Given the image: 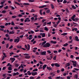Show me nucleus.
<instances>
[{
	"label": "nucleus",
	"mask_w": 79,
	"mask_h": 79,
	"mask_svg": "<svg viewBox=\"0 0 79 79\" xmlns=\"http://www.w3.org/2000/svg\"><path fill=\"white\" fill-rule=\"evenodd\" d=\"M28 2H34V1H33L32 0H28Z\"/></svg>",
	"instance_id": "48"
},
{
	"label": "nucleus",
	"mask_w": 79,
	"mask_h": 79,
	"mask_svg": "<svg viewBox=\"0 0 79 79\" xmlns=\"http://www.w3.org/2000/svg\"><path fill=\"white\" fill-rule=\"evenodd\" d=\"M46 51H44L41 53V55H46Z\"/></svg>",
	"instance_id": "5"
},
{
	"label": "nucleus",
	"mask_w": 79,
	"mask_h": 79,
	"mask_svg": "<svg viewBox=\"0 0 79 79\" xmlns=\"http://www.w3.org/2000/svg\"><path fill=\"white\" fill-rule=\"evenodd\" d=\"M68 34L67 33H64L62 34H61V35H66Z\"/></svg>",
	"instance_id": "17"
},
{
	"label": "nucleus",
	"mask_w": 79,
	"mask_h": 79,
	"mask_svg": "<svg viewBox=\"0 0 79 79\" xmlns=\"http://www.w3.org/2000/svg\"><path fill=\"white\" fill-rule=\"evenodd\" d=\"M8 8V6H6V7H4V8L5 9H7Z\"/></svg>",
	"instance_id": "63"
},
{
	"label": "nucleus",
	"mask_w": 79,
	"mask_h": 79,
	"mask_svg": "<svg viewBox=\"0 0 79 79\" xmlns=\"http://www.w3.org/2000/svg\"><path fill=\"white\" fill-rule=\"evenodd\" d=\"M56 56H55L53 58V60H56Z\"/></svg>",
	"instance_id": "45"
},
{
	"label": "nucleus",
	"mask_w": 79,
	"mask_h": 79,
	"mask_svg": "<svg viewBox=\"0 0 79 79\" xmlns=\"http://www.w3.org/2000/svg\"><path fill=\"white\" fill-rule=\"evenodd\" d=\"M19 55H17V56H13L14 58H18V57H19Z\"/></svg>",
	"instance_id": "39"
},
{
	"label": "nucleus",
	"mask_w": 79,
	"mask_h": 79,
	"mask_svg": "<svg viewBox=\"0 0 79 79\" xmlns=\"http://www.w3.org/2000/svg\"><path fill=\"white\" fill-rule=\"evenodd\" d=\"M8 47H9V44H7L6 45V48H8Z\"/></svg>",
	"instance_id": "51"
},
{
	"label": "nucleus",
	"mask_w": 79,
	"mask_h": 79,
	"mask_svg": "<svg viewBox=\"0 0 79 79\" xmlns=\"http://www.w3.org/2000/svg\"><path fill=\"white\" fill-rule=\"evenodd\" d=\"M46 67H47V64H44V65L43 66V70H44V69H45V68H46Z\"/></svg>",
	"instance_id": "12"
},
{
	"label": "nucleus",
	"mask_w": 79,
	"mask_h": 79,
	"mask_svg": "<svg viewBox=\"0 0 79 79\" xmlns=\"http://www.w3.org/2000/svg\"><path fill=\"white\" fill-rule=\"evenodd\" d=\"M10 34H15V31H10L9 32Z\"/></svg>",
	"instance_id": "14"
},
{
	"label": "nucleus",
	"mask_w": 79,
	"mask_h": 79,
	"mask_svg": "<svg viewBox=\"0 0 79 79\" xmlns=\"http://www.w3.org/2000/svg\"><path fill=\"white\" fill-rule=\"evenodd\" d=\"M50 75H52V76H55V74H53V73H50Z\"/></svg>",
	"instance_id": "34"
},
{
	"label": "nucleus",
	"mask_w": 79,
	"mask_h": 79,
	"mask_svg": "<svg viewBox=\"0 0 79 79\" xmlns=\"http://www.w3.org/2000/svg\"><path fill=\"white\" fill-rule=\"evenodd\" d=\"M25 48H26V49H27V46L26 44L25 45Z\"/></svg>",
	"instance_id": "57"
},
{
	"label": "nucleus",
	"mask_w": 79,
	"mask_h": 79,
	"mask_svg": "<svg viewBox=\"0 0 79 79\" xmlns=\"http://www.w3.org/2000/svg\"><path fill=\"white\" fill-rule=\"evenodd\" d=\"M10 60H11V63H13V62H14V61H15V60H16V59H15V58H10Z\"/></svg>",
	"instance_id": "4"
},
{
	"label": "nucleus",
	"mask_w": 79,
	"mask_h": 79,
	"mask_svg": "<svg viewBox=\"0 0 79 79\" xmlns=\"http://www.w3.org/2000/svg\"><path fill=\"white\" fill-rule=\"evenodd\" d=\"M14 29H18L19 28L18 27H14Z\"/></svg>",
	"instance_id": "46"
},
{
	"label": "nucleus",
	"mask_w": 79,
	"mask_h": 79,
	"mask_svg": "<svg viewBox=\"0 0 79 79\" xmlns=\"http://www.w3.org/2000/svg\"><path fill=\"white\" fill-rule=\"evenodd\" d=\"M6 10H3L1 12V13H6Z\"/></svg>",
	"instance_id": "32"
},
{
	"label": "nucleus",
	"mask_w": 79,
	"mask_h": 79,
	"mask_svg": "<svg viewBox=\"0 0 79 79\" xmlns=\"http://www.w3.org/2000/svg\"><path fill=\"white\" fill-rule=\"evenodd\" d=\"M19 66V64H18L15 63V66L16 68H18Z\"/></svg>",
	"instance_id": "20"
},
{
	"label": "nucleus",
	"mask_w": 79,
	"mask_h": 79,
	"mask_svg": "<svg viewBox=\"0 0 79 79\" xmlns=\"http://www.w3.org/2000/svg\"><path fill=\"white\" fill-rule=\"evenodd\" d=\"M23 5H29V3H23Z\"/></svg>",
	"instance_id": "31"
},
{
	"label": "nucleus",
	"mask_w": 79,
	"mask_h": 79,
	"mask_svg": "<svg viewBox=\"0 0 79 79\" xmlns=\"http://www.w3.org/2000/svg\"><path fill=\"white\" fill-rule=\"evenodd\" d=\"M0 27H1L2 29H4V28H5V26L1 25L0 26Z\"/></svg>",
	"instance_id": "40"
},
{
	"label": "nucleus",
	"mask_w": 79,
	"mask_h": 79,
	"mask_svg": "<svg viewBox=\"0 0 79 79\" xmlns=\"http://www.w3.org/2000/svg\"><path fill=\"white\" fill-rule=\"evenodd\" d=\"M54 53L56 54V53H58V51H54L53 52Z\"/></svg>",
	"instance_id": "44"
},
{
	"label": "nucleus",
	"mask_w": 79,
	"mask_h": 79,
	"mask_svg": "<svg viewBox=\"0 0 79 79\" xmlns=\"http://www.w3.org/2000/svg\"><path fill=\"white\" fill-rule=\"evenodd\" d=\"M47 52H48L49 54H50V53H52V52H51L50 50L47 51Z\"/></svg>",
	"instance_id": "38"
},
{
	"label": "nucleus",
	"mask_w": 79,
	"mask_h": 79,
	"mask_svg": "<svg viewBox=\"0 0 79 79\" xmlns=\"http://www.w3.org/2000/svg\"><path fill=\"white\" fill-rule=\"evenodd\" d=\"M51 65L52 67H54V66L55 65V63L52 64Z\"/></svg>",
	"instance_id": "35"
},
{
	"label": "nucleus",
	"mask_w": 79,
	"mask_h": 79,
	"mask_svg": "<svg viewBox=\"0 0 79 79\" xmlns=\"http://www.w3.org/2000/svg\"><path fill=\"white\" fill-rule=\"evenodd\" d=\"M34 40H35V38H33V39L32 40H31V42H33L34 41Z\"/></svg>",
	"instance_id": "60"
},
{
	"label": "nucleus",
	"mask_w": 79,
	"mask_h": 79,
	"mask_svg": "<svg viewBox=\"0 0 79 79\" xmlns=\"http://www.w3.org/2000/svg\"><path fill=\"white\" fill-rule=\"evenodd\" d=\"M76 16L75 15H74L72 16V17L71 18V19H74L75 18V17Z\"/></svg>",
	"instance_id": "29"
},
{
	"label": "nucleus",
	"mask_w": 79,
	"mask_h": 79,
	"mask_svg": "<svg viewBox=\"0 0 79 79\" xmlns=\"http://www.w3.org/2000/svg\"><path fill=\"white\" fill-rule=\"evenodd\" d=\"M46 24H47V23L46 22H44V23L43 24V26H46Z\"/></svg>",
	"instance_id": "41"
},
{
	"label": "nucleus",
	"mask_w": 79,
	"mask_h": 79,
	"mask_svg": "<svg viewBox=\"0 0 79 79\" xmlns=\"http://www.w3.org/2000/svg\"><path fill=\"white\" fill-rule=\"evenodd\" d=\"M13 54H14V53L13 52H10V56H11V55H13Z\"/></svg>",
	"instance_id": "43"
},
{
	"label": "nucleus",
	"mask_w": 79,
	"mask_h": 79,
	"mask_svg": "<svg viewBox=\"0 0 79 79\" xmlns=\"http://www.w3.org/2000/svg\"><path fill=\"white\" fill-rule=\"evenodd\" d=\"M37 72H35L32 73V76H35V75H37Z\"/></svg>",
	"instance_id": "7"
},
{
	"label": "nucleus",
	"mask_w": 79,
	"mask_h": 79,
	"mask_svg": "<svg viewBox=\"0 0 79 79\" xmlns=\"http://www.w3.org/2000/svg\"><path fill=\"white\" fill-rule=\"evenodd\" d=\"M70 57L71 58H74V56H73V55H72L70 56Z\"/></svg>",
	"instance_id": "59"
},
{
	"label": "nucleus",
	"mask_w": 79,
	"mask_h": 79,
	"mask_svg": "<svg viewBox=\"0 0 79 79\" xmlns=\"http://www.w3.org/2000/svg\"><path fill=\"white\" fill-rule=\"evenodd\" d=\"M44 30L46 31H48V28L47 27H44Z\"/></svg>",
	"instance_id": "18"
},
{
	"label": "nucleus",
	"mask_w": 79,
	"mask_h": 79,
	"mask_svg": "<svg viewBox=\"0 0 79 79\" xmlns=\"http://www.w3.org/2000/svg\"><path fill=\"white\" fill-rule=\"evenodd\" d=\"M18 39H15V40H14V42H17V41H18Z\"/></svg>",
	"instance_id": "54"
},
{
	"label": "nucleus",
	"mask_w": 79,
	"mask_h": 79,
	"mask_svg": "<svg viewBox=\"0 0 79 79\" xmlns=\"http://www.w3.org/2000/svg\"><path fill=\"white\" fill-rule=\"evenodd\" d=\"M70 61H71L72 63H73V66H74V67H76V66H77V63H76V61H74L73 60Z\"/></svg>",
	"instance_id": "3"
},
{
	"label": "nucleus",
	"mask_w": 79,
	"mask_h": 79,
	"mask_svg": "<svg viewBox=\"0 0 79 79\" xmlns=\"http://www.w3.org/2000/svg\"><path fill=\"white\" fill-rule=\"evenodd\" d=\"M15 4H17V5H20V4L19 3H18L17 2H15Z\"/></svg>",
	"instance_id": "47"
},
{
	"label": "nucleus",
	"mask_w": 79,
	"mask_h": 79,
	"mask_svg": "<svg viewBox=\"0 0 79 79\" xmlns=\"http://www.w3.org/2000/svg\"><path fill=\"white\" fill-rule=\"evenodd\" d=\"M17 48H22V46H17Z\"/></svg>",
	"instance_id": "27"
},
{
	"label": "nucleus",
	"mask_w": 79,
	"mask_h": 79,
	"mask_svg": "<svg viewBox=\"0 0 79 79\" xmlns=\"http://www.w3.org/2000/svg\"><path fill=\"white\" fill-rule=\"evenodd\" d=\"M6 73H5L2 75L3 77L4 78H5V79H6Z\"/></svg>",
	"instance_id": "8"
},
{
	"label": "nucleus",
	"mask_w": 79,
	"mask_h": 79,
	"mask_svg": "<svg viewBox=\"0 0 79 79\" xmlns=\"http://www.w3.org/2000/svg\"><path fill=\"white\" fill-rule=\"evenodd\" d=\"M46 42H47V41H44L43 42L42 44V46H43V45H44V44H45Z\"/></svg>",
	"instance_id": "22"
},
{
	"label": "nucleus",
	"mask_w": 79,
	"mask_h": 79,
	"mask_svg": "<svg viewBox=\"0 0 79 79\" xmlns=\"http://www.w3.org/2000/svg\"><path fill=\"white\" fill-rule=\"evenodd\" d=\"M45 37V34L43 33L42 35V37Z\"/></svg>",
	"instance_id": "28"
},
{
	"label": "nucleus",
	"mask_w": 79,
	"mask_h": 79,
	"mask_svg": "<svg viewBox=\"0 0 79 79\" xmlns=\"http://www.w3.org/2000/svg\"><path fill=\"white\" fill-rule=\"evenodd\" d=\"M35 55H39V52H36L35 53Z\"/></svg>",
	"instance_id": "49"
},
{
	"label": "nucleus",
	"mask_w": 79,
	"mask_h": 79,
	"mask_svg": "<svg viewBox=\"0 0 79 79\" xmlns=\"http://www.w3.org/2000/svg\"><path fill=\"white\" fill-rule=\"evenodd\" d=\"M57 26H58V24H55L54 25V27H57Z\"/></svg>",
	"instance_id": "61"
},
{
	"label": "nucleus",
	"mask_w": 79,
	"mask_h": 79,
	"mask_svg": "<svg viewBox=\"0 0 79 79\" xmlns=\"http://www.w3.org/2000/svg\"><path fill=\"white\" fill-rule=\"evenodd\" d=\"M47 69H48V70H52V68L49 67H48V66L47 67Z\"/></svg>",
	"instance_id": "11"
},
{
	"label": "nucleus",
	"mask_w": 79,
	"mask_h": 79,
	"mask_svg": "<svg viewBox=\"0 0 79 79\" xmlns=\"http://www.w3.org/2000/svg\"><path fill=\"white\" fill-rule=\"evenodd\" d=\"M30 12H31V13H34V12H35V10H34V9H31V10L30 11Z\"/></svg>",
	"instance_id": "24"
},
{
	"label": "nucleus",
	"mask_w": 79,
	"mask_h": 79,
	"mask_svg": "<svg viewBox=\"0 0 79 79\" xmlns=\"http://www.w3.org/2000/svg\"><path fill=\"white\" fill-rule=\"evenodd\" d=\"M51 23H52V22H50L49 23H47V24H49V25H50V24H51Z\"/></svg>",
	"instance_id": "58"
},
{
	"label": "nucleus",
	"mask_w": 79,
	"mask_h": 79,
	"mask_svg": "<svg viewBox=\"0 0 79 79\" xmlns=\"http://www.w3.org/2000/svg\"><path fill=\"white\" fill-rule=\"evenodd\" d=\"M73 41V40H71L70 41H69L68 42H69V44H71V43H72Z\"/></svg>",
	"instance_id": "42"
},
{
	"label": "nucleus",
	"mask_w": 79,
	"mask_h": 79,
	"mask_svg": "<svg viewBox=\"0 0 79 79\" xmlns=\"http://www.w3.org/2000/svg\"><path fill=\"white\" fill-rule=\"evenodd\" d=\"M70 66V64L69 63H66L65 65V68H66L68 66Z\"/></svg>",
	"instance_id": "9"
},
{
	"label": "nucleus",
	"mask_w": 79,
	"mask_h": 79,
	"mask_svg": "<svg viewBox=\"0 0 79 79\" xmlns=\"http://www.w3.org/2000/svg\"><path fill=\"white\" fill-rule=\"evenodd\" d=\"M11 25H12V26H14V25H15V23H14V22H11Z\"/></svg>",
	"instance_id": "50"
},
{
	"label": "nucleus",
	"mask_w": 79,
	"mask_h": 79,
	"mask_svg": "<svg viewBox=\"0 0 79 79\" xmlns=\"http://www.w3.org/2000/svg\"><path fill=\"white\" fill-rule=\"evenodd\" d=\"M38 71V69H35L33 70V71L34 72L35 71Z\"/></svg>",
	"instance_id": "26"
},
{
	"label": "nucleus",
	"mask_w": 79,
	"mask_h": 79,
	"mask_svg": "<svg viewBox=\"0 0 79 79\" xmlns=\"http://www.w3.org/2000/svg\"><path fill=\"white\" fill-rule=\"evenodd\" d=\"M55 66L56 67H60V64H58V63H55Z\"/></svg>",
	"instance_id": "6"
},
{
	"label": "nucleus",
	"mask_w": 79,
	"mask_h": 79,
	"mask_svg": "<svg viewBox=\"0 0 79 79\" xmlns=\"http://www.w3.org/2000/svg\"><path fill=\"white\" fill-rule=\"evenodd\" d=\"M17 38L18 39V40L17 41V42H19V40H20L19 38V37H17Z\"/></svg>",
	"instance_id": "33"
},
{
	"label": "nucleus",
	"mask_w": 79,
	"mask_h": 79,
	"mask_svg": "<svg viewBox=\"0 0 79 79\" xmlns=\"http://www.w3.org/2000/svg\"><path fill=\"white\" fill-rule=\"evenodd\" d=\"M61 71H62V72H63L64 71V69L63 68L62 69H61Z\"/></svg>",
	"instance_id": "62"
},
{
	"label": "nucleus",
	"mask_w": 79,
	"mask_h": 79,
	"mask_svg": "<svg viewBox=\"0 0 79 79\" xmlns=\"http://www.w3.org/2000/svg\"><path fill=\"white\" fill-rule=\"evenodd\" d=\"M75 38L76 40V41H77V42H79V38H78V37H77V36H75Z\"/></svg>",
	"instance_id": "10"
},
{
	"label": "nucleus",
	"mask_w": 79,
	"mask_h": 79,
	"mask_svg": "<svg viewBox=\"0 0 79 79\" xmlns=\"http://www.w3.org/2000/svg\"><path fill=\"white\" fill-rule=\"evenodd\" d=\"M50 46V44L49 43H46L43 46V47H44V48H47V47H49Z\"/></svg>",
	"instance_id": "2"
},
{
	"label": "nucleus",
	"mask_w": 79,
	"mask_h": 79,
	"mask_svg": "<svg viewBox=\"0 0 79 79\" xmlns=\"http://www.w3.org/2000/svg\"><path fill=\"white\" fill-rule=\"evenodd\" d=\"M12 18H16V16L15 15H14L12 16Z\"/></svg>",
	"instance_id": "56"
},
{
	"label": "nucleus",
	"mask_w": 79,
	"mask_h": 79,
	"mask_svg": "<svg viewBox=\"0 0 79 79\" xmlns=\"http://www.w3.org/2000/svg\"><path fill=\"white\" fill-rule=\"evenodd\" d=\"M51 42L52 44H56V41H53V40L51 41Z\"/></svg>",
	"instance_id": "13"
},
{
	"label": "nucleus",
	"mask_w": 79,
	"mask_h": 79,
	"mask_svg": "<svg viewBox=\"0 0 79 79\" xmlns=\"http://www.w3.org/2000/svg\"><path fill=\"white\" fill-rule=\"evenodd\" d=\"M51 6L52 9H53L54 8V6L52 4H51Z\"/></svg>",
	"instance_id": "23"
},
{
	"label": "nucleus",
	"mask_w": 79,
	"mask_h": 79,
	"mask_svg": "<svg viewBox=\"0 0 79 79\" xmlns=\"http://www.w3.org/2000/svg\"><path fill=\"white\" fill-rule=\"evenodd\" d=\"M66 3H67V1L66 0H64L63 2V3L65 4Z\"/></svg>",
	"instance_id": "36"
},
{
	"label": "nucleus",
	"mask_w": 79,
	"mask_h": 79,
	"mask_svg": "<svg viewBox=\"0 0 79 79\" xmlns=\"http://www.w3.org/2000/svg\"><path fill=\"white\" fill-rule=\"evenodd\" d=\"M13 45H11V46H10L9 48V49H11V48H13Z\"/></svg>",
	"instance_id": "64"
},
{
	"label": "nucleus",
	"mask_w": 79,
	"mask_h": 79,
	"mask_svg": "<svg viewBox=\"0 0 79 79\" xmlns=\"http://www.w3.org/2000/svg\"><path fill=\"white\" fill-rule=\"evenodd\" d=\"M7 75L9 76H10V77H11V76H12V75L10 74H7Z\"/></svg>",
	"instance_id": "53"
},
{
	"label": "nucleus",
	"mask_w": 79,
	"mask_h": 79,
	"mask_svg": "<svg viewBox=\"0 0 79 79\" xmlns=\"http://www.w3.org/2000/svg\"><path fill=\"white\" fill-rule=\"evenodd\" d=\"M24 37V35H21L19 36L20 38H23Z\"/></svg>",
	"instance_id": "52"
},
{
	"label": "nucleus",
	"mask_w": 79,
	"mask_h": 79,
	"mask_svg": "<svg viewBox=\"0 0 79 79\" xmlns=\"http://www.w3.org/2000/svg\"><path fill=\"white\" fill-rule=\"evenodd\" d=\"M50 10L48 9L46 11V13H47V14H48V13H50Z\"/></svg>",
	"instance_id": "15"
},
{
	"label": "nucleus",
	"mask_w": 79,
	"mask_h": 79,
	"mask_svg": "<svg viewBox=\"0 0 79 79\" xmlns=\"http://www.w3.org/2000/svg\"><path fill=\"white\" fill-rule=\"evenodd\" d=\"M23 55H26L25 56V58L26 59H29V58H31V56H29V54L25 53L23 54Z\"/></svg>",
	"instance_id": "1"
},
{
	"label": "nucleus",
	"mask_w": 79,
	"mask_h": 79,
	"mask_svg": "<svg viewBox=\"0 0 79 79\" xmlns=\"http://www.w3.org/2000/svg\"><path fill=\"white\" fill-rule=\"evenodd\" d=\"M27 46H28V48L27 49V51H28V50H30V45H29V44H27Z\"/></svg>",
	"instance_id": "16"
},
{
	"label": "nucleus",
	"mask_w": 79,
	"mask_h": 79,
	"mask_svg": "<svg viewBox=\"0 0 79 79\" xmlns=\"http://www.w3.org/2000/svg\"><path fill=\"white\" fill-rule=\"evenodd\" d=\"M79 19L77 18H75V22H77V21H78Z\"/></svg>",
	"instance_id": "37"
},
{
	"label": "nucleus",
	"mask_w": 79,
	"mask_h": 79,
	"mask_svg": "<svg viewBox=\"0 0 79 79\" xmlns=\"http://www.w3.org/2000/svg\"><path fill=\"white\" fill-rule=\"evenodd\" d=\"M74 70H76V71H79V69H76V68H74Z\"/></svg>",
	"instance_id": "55"
},
{
	"label": "nucleus",
	"mask_w": 79,
	"mask_h": 79,
	"mask_svg": "<svg viewBox=\"0 0 79 79\" xmlns=\"http://www.w3.org/2000/svg\"><path fill=\"white\" fill-rule=\"evenodd\" d=\"M74 77L75 78H76V79H77V78H78V75L76 74L75 75Z\"/></svg>",
	"instance_id": "21"
},
{
	"label": "nucleus",
	"mask_w": 79,
	"mask_h": 79,
	"mask_svg": "<svg viewBox=\"0 0 79 79\" xmlns=\"http://www.w3.org/2000/svg\"><path fill=\"white\" fill-rule=\"evenodd\" d=\"M72 8H73V9H74V10H75V9H76V7H75V6L74 5H72Z\"/></svg>",
	"instance_id": "25"
},
{
	"label": "nucleus",
	"mask_w": 79,
	"mask_h": 79,
	"mask_svg": "<svg viewBox=\"0 0 79 79\" xmlns=\"http://www.w3.org/2000/svg\"><path fill=\"white\" fill-rule=\"evenodd\" d=\"M8 69L10 71H11V70H12V68L11 67H9L8 68Z\"/></svg>",
	"instance_id": "30"
},
{
	"label": "nucleus",
	"mask_w": 79,
	"mask_h": 79,
	"mask_svg": "<svg viewBox=\"0 0 79 79\" xmlns=\"http://www.w3.org/2000/svg\"><path fill=\"white\" fill-rule=\"evenodd\" d=\"M68 44L67 43H66L63 45V46L64 47H66V46H68Z\"/></svg>",
	"instance_id": "19"
}]
</instances>
